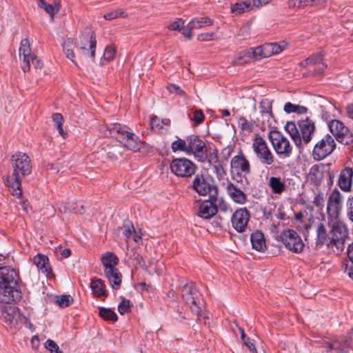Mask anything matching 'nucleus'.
Returning <instances> with one entry per match:
<instances>
[{"label":"nucleus","instance_id":"47","mask_svg":"<svg viewBox=\"0 0 353 353\" xmlns=\"http://www.w3.org/2000/svg\"><path fill=\"white\" fill-rule=\"evenodd\" d=\"M79 50L83 55L94 57L96 46H82L79 48Z\"/></svg>","mask_w":353,"mask_h":353},{"label":"nucleus","instance_id":"41","mask_svg":"<svg viewBox=\"0 0 353 353\" xmlns=\"http://www.w3.org/2000/svg\"><path fill=\"white\" fill-rule=\"evenodd\" d=\"M311 57H314V63L312 65L317 64L318 65V71L317 73L320 74L323 70L324 68L327 67V65L322 62L324 54L321 52L318 54L312 55Z\"/></svg>","mask_w":353,"mask_h":353},{"label":"nucleus","instance_id":"40","mask_svg":"<svg viewBox=\"0 0 353 353\" xmlns=\"http://www.w3.org/2000/svg\"><path fill=\"white\" fill-rule=\"evenodd\" d=\"M123 234L126 238H131L133 234L135 233L133 224L128 219L123 221Z\"/></svg>","mask_w":353,"mask_h":353},{"label":"nucleus","instance_id":"44","mask_svg":"<svg viewBox=\"0 0 353 353\" xmlns=\"http://www.w3.org/2000/svg\"><path fill=\"white\" fill-rule=\"evenodd\" d=\"M73 299L70 295H62L61 296H57L56 299V303L61 307H65L70 305L72 302Z\"/></svg>","mask_w":353,"mask_h":353},{"label":"nucleus","instance_id":"14","mask_svg":"<svg viewBox=\"0 0 353 353\" xmlns=\"http://www.w3.org/2000/svg\"><path fill=\"white\" fill-rule=\"evenodd\" d=\"M188 154H193L196 159L203 162L208 157L205 142L196 135L188 137Z\"/></svg>","mask_w":353,"mask_h":353},{"label":"nucleus","instance_id":"36","mask_svg":"<svg viewBox=\"0 0 353 353\" xmlns=\"http://www.w3.org/2000/svg\"><path fill=\"white\" fill-rule=\"evenodd\" d=\"M99 316L105 321L116 322L118 319L117 314L110 308H99Z\"/></svg>","mask_w":353,"mask_h":353},{"label":"nucleus","instance_id":"20","mask_svg":"<svg viewBox=\"0 0 353 353\" xmlns=\"http://www.w3.org/2000/svg\"><path fill=\"white\" fill-rule=\"evenodd\" d=\"M299 127L302 135V143H309L315 131L314 123L309 118H306L305 120L299 121Z\"/></svg>","mask_w":353,"mask_h":353},{"label":"nucleus","instance_id":"10","mask_svg":"<svg viewBox=\"0 0 353 353\" xmlns=\"http://www.w3.org/2000/svg\"><path fill=\"white\" fill-rule=\"evenodd\" d=\"M170 167L171 172L179 177H190L196 170L195 164L186 158L174 159Z\"/></svg>","mask_w":353,"mask_h":353},{"label":"nucleus","instance_id":"23","mask_svg":"<svg viewBox=\"0 0 353 353\" xmlns=\"http://www.w3.org/2000/svg\"><path fill=\"white\" fill-rule=\"evenodd\" d=\"M217 212V207L212 201H204L200 203L198 215L203 219H210Z\"/></svg>","mask_w":353,"mask_h":353},{"label":"nucleus","instance_id":"3","mask_svg":"<svg viewBox=\"0 0 353 353\" xmlns=\"http://www.w3.org/2000/svg\"><path fill=\"white\" fill-rule=\"evenodd\" d=\"M19 276L16 270L8 266L0 268V302L10 303L15 301Z\"/></svg>","mask_w":353,"mask_h":353},{"label":"nucleus","instance_id":"49","mask_svg":"<svg viewBox=\"0 0 353 353\" xmlns=\"http://www.w3.org/2000/svg\"><path fill=\"white\" fill-rule=\"evenodd\" d=\"M168 28L170 30L181 31L184 28V21L180 19L177 21L170 23Z\"/></svg>","mask_w":353,"mask_h":353},{"label":"nucleus","instance_id":"45","mask_svg":"<svg viewBox=\"0 0 353 353\" xmlns=\"http://www.w3.org/2000/svg\"><path fill=\"white\" fill-rule=\"evenodd\" d=\"M44 347L50 353H63L58 345L52 340L48 339L44 343Z\"/></svg>","mask_w":353,"mask_h":353},{"label":"nucleus","instance_id":"48","mask_svg":"<svg viewBox=\"0 0 353 353\" xmlns=\"http://www.w3.org/2000/svg\"><path fill=\"white\" fill-rule=\"evenodd\" d=\"M132 306V305L129 300L123 299L118 306V311L121 314H124L129 312Z\"/></svg>","mask_w":353,"mask_h":353},{"label":"nucleus","instance_id":"22","mask_svg":"<svg viewBox=\"0 0 353 353\" xmlns=\"http://www.w3.org/2000/svg\"><path fill=\"white\" fill-rule=\"evenodd\" d=\"M208 161L213 170V172L216 175L217 178L221 179L225 175V171L223 167V163L219 159L216 152H212L207 157Z\"/></svg>","mask_w":353,"mask_h":353},{"label":"nucleus","instance_id":"16","mask_svg":"<svg viewBox=\"0 0 353 353\" xmlns=\"http://www.w3.org/2000/svg\"><path fill=\"white\" fill-rule=\"evenodd\" d=\"M19 57L21 61V66L24 72L29 71L30 63L32 61L35 68H41L43 64L37 57L32 53L30 46H20L19 49Z\"/></svg>","mask_w":353,"mask_h":353},{"label":"nucleus","instance_id":"1","mask_svg":"<svg viewBox=\"0 0 353 353\" xmlns=\"http://www.w3.org/2000/svg\"><path fill=\"white\" fill-rule=\"evenodd\" d=\"M10 163L12 168V174L8 176L4 181L10 192L14 196L20 199L22 194V179L32 172L31 160L27 154L18 152L12 155Z\"/></svg>","mask_w":353,"mask_h":353},{"label":"nucleus","instance_id":"8","mask_svg":"<svg viewBox=\"0 0 353 353\" xmlns=\"http://www.w3.org/2000/svg\"><path fill=\"white\" fill-rule=\"evenodd\" d=\"M336 143L334 138L329 134H325L319 140L312 151V156L315 160L320 161L333 152L336 148Z\"/></svg>","mask_w":353,"mask_h":353},{"label":"nucleus","instance_id":"17","mask_svg":"<svg viewBox=\"0 0 353 353\" xmlns=\"http://www.w3.org/2000/svg\"><path fill=\"white\" fill-rule=\"evenodd\" d=\"M250 219V213L245 208H239L232 214L231 223L233 228L238 232H243L248 228Z\"/></svg>","mask_w":353,"mask_h":353},{"label":"nucleus","instance_id":"15","mask_svg":"<svg viewBox=\"0 0 353 353\" xmlns=\"http://www.w3.org/2000/svg\"><path fill=\"white\" fill-rule=\"evenodd\" d=\"M343 194L337 189L333 190L329 195L327 212L330 219H337L342 210Z\"/></svg>","mask_w":353,"mask_h":353},{"label":"nucleus","instance_id":"63","mask_svg":"<svg viewBox=\"0 0 353 353\" xmlns=\"http://www.w3.org/2000/svg\"><path fill=\"white\" fill-rule=\"evenodd\" d=\"M241 4L243 7L245 11L249 10L253 6L252 0H248L241 2Z\"/></svg>","mask_w":353,"mask_h":353},{"label":"nucleus","instance_id":"42","mask_svg":"<svg viewBox=\"0 0 353 353\" xmlns=\"http://www.w3.org/2000/svg\"><path fill=\"white\" fill-rule=\"evenodd\" d=\"M188 116L190 120L194 122V125L201 123L205 118L203 111L200 109L193 111L192 115L189 114Z\"/></svg>","mask_w":353,"mask_h":353},{"label":"nucleus","instance_id":"39","mask_svg":"<svg viewBox=\"0 0 353 353\" xmlns=\"http://www.w3.org/2000/svg\"><path fill=\"white\" fill-rule=\"evenodd\" d=\"M170 121L168 119H160L156 116L152 117L150 121V125L152 129L160 130L163 128L164 125H168Z\"/></svg>","mask_w":353,"mask_h":353},{"label":"nucleus","instance_id":"59","mask_svg":"<svg viewBox=\"0 0 353 353\" xmlns=\"http://www.w3.org/2000/svg\"><path fill=\"white\" fill-rule=\"evenodd\" d=\"M182 34L184 35V37L188 38L189 39H192V31L194 30V28H189V23H188L187 26L185 28H183Z\"/></svg>","mask_w":353,"mask_h":353},{"label":"nucleus","instance_id":"26","mask_svg":"<svg viewBox=\"0 0 353 353\" xmlns=\"http://www.w3.org/2000/svg\"><path fill=\"white\" fill-rule=\"evenodd\" d=\"M101 263L104 267V270L116 268L119 263V259L117 255L110 252L104 253L101 256Z\"/></svg>","mask_w":353,"mask_h":353},{"label":"nucleus","instance_id":"25","mask_svg":"<svg viewBox=\"0 0 353 353\" xmlns=\"http://www.w3.org/2000/svg\"><path fill=\"white\" fill-rule=\"evenodd\" d=\"M268 185L273 194L279 195L283 193L287 188L285 182L281 177L277 176H271L268 181Z\"/></svg>","mask_w":353,"mask_h":353},{"label":"nucleus","instance_id":"21","mask_svg":"<svg viewBox=\"0 0 353 353\" xmlns=\"http://www.w3.org/2000/svg\"><path fill=\"white\" fill-rule=\"evenodd\" d=\"M225 190L227 194L234 202L241 205L246 202L247 195L237 185L228 182Z\"/></svg>","mask_w":353,"mask_h":353},{"label":"nucleus","instance_id":"4","mask_svg":"<svg viewBox=\"0 0 353 353\" xmlns=\"http://www.w3.org/2000/svg\"><path fill=\"white\" fill-rule=\"evenodd\" d=\"M331 228V237L327 243V248L334 253L339 254L345 248V241L348 237L349 232L346 223L337 219L329 221Z\"/></svg>","mask_w":353,"mask_h":353},{"label":"nucleus","instance_id":"18","mask_svg":"<svg viewBox=\"0 0 353 353\" xmlns=\"http://www.w3.org/2000/svg\"><path fill=\"white\" fill-rule=\"evenodd\" d=\"M353 182V169L345 167L340 172L337 183L341 190L345 192H350L352 190Z\"/></svg>","mask_w":353,"mask_h":353},{"label":"nucleus","instance_id":"53","mask_svg":"<svg viewBox=\"0 0 353 353\" xmlns=\"http://www.w3.org/2000/svg\"><path fill=\"white\" fill-rule=\"evenodd\" d=\"M123 14V12H122V11L115 10L113 12L106 13L105 14H104L103 17L106 20H111V19H115L119 16H122Z\"/></svg>","mask_w":353,"mask_h":353},{"label":"nucleus","instance_id":"34","mask_svg":"<svg viewBox=\"0 0 353 353\" xmlns=\"http://www.w3.org/2000/svg\"><path fill=\"white\" fill-rule=\"evenodd\" d=\"M261 117H263L262 121L264 122V119L267 120V122L270 124V119L272 118V112L271 110V105L267 101H262L260 103Z\"/></svg>","mask_w":353,"mask_h":353},{"label":"nucleus","instance_id":"31","mask_svg":"<svg viewBox=\"0 0 353 353\" xmlns=\"http://www.w3.org/2000/svg\"><path fill=\"white\" fill-rule=\"evenodd\" d=\"M90 288L93 294L97 297L106 296L105 290V285L101 279H92L90 283Z\"/></svg>","mask_w":353,"mask_h":353},{"label":"nucleus","instance_id":"30","mask_svg":"<svg viewBox=\"0 0 353 353\" xmlns=\"http://www.w3.org/2000/svg\"><path fill=\"white\" fill-rule=\"evenodd\" d=\"M213 24V20L208 17H196L189 22V28H201L205 26H210Z\"/></svg>","mask_w":353,"mask_h":353},{"label":"nucleus","instance_id":"46","mask_svg":"<svg viewBox=\"0 0 353 353\" xmlns=\"http://www.w3.org/2000/svg\"><path fill=\"white\" fill-rule=\"evenodd\" d=\"M116 53L114 46H106L103 50V58L106 61L112 60Z\"/></svg>","mask_w":353,"mask_h":353},{"label":"nucleus","instance_id":"60","mask_svg":"<svg viewBox=\"0 0 353 353\" xmlns=\"http://www.w3.org/2000/svg\"><path fill=\"white\" fill-rule=\"evenodd\" d=\"M314 57H310L307 59L301 61L299 65L301 67H306V66H307L309 65H312V63H314Z\"/></svg>","mask_w":353,"mask_h":353},{"label":"nucleus","instance_id":"24","mask_svg":"<svg viewBox=\"0 0 353 353\" xmlns=\"http://www.w3.org/2000/svg\"><path fill=\"white\" fill-rule=\"evenodd\" d=\"M103 272L112 288L115 290L119 289L122 281V275L119 270L116 268Z\"/></svg>","mask_w":353,"mask_h":353},{"label":"nucleus","instance_id":"52","mask_svg":"<svg viewBox=\"0 0 353 353\" xmlns=\"http://www.w3.org/2000/svg\"><path fill=\"white\" fill-rule=\"evenodd\" d=\"M313 203L316 207H323L324 205V196L323 193H319L314 197Z\"/></svg>","mask_w":353,"mask_h":353},{"label":"nucleus","instance_id":"37","mask_svg":"<svg viewBox=\"0 0 353 353\" xmlns=\"http://www.w3.org/2000/svg\"><path fill=\"white\" fill-rule=\"evenodd\" d=\"M171 148L173 152L183 151L188 154V137L185 140L178 139L173 141Z\"/></svg>","mask_w":353,"mask_h":353},{"label":"nucleus","instance_id":"58","mask_svg":"<svg viewBox=\"0 0 353 353\" xmlns=\"http://www.w3.org/2000/svg\"><path fill=\"white\" fill-rule=\"evenodd\" d=\"M345 112L347 117L353 121V103H349L346 105Z\"/></svg>","mask_w":353,"mask_h":353},{"label":"nucleus","instance_id":"5","mask_svg":"<svg viewBox=\"0 0 353 353\" xmlns=\"http://www.w3.org/2000/svg\"><path fill=\"white\" fill-rule=\"evenodd\" d=\"M285 47V46H258L248 51L241 52L235 63L238 65H243L249 62L252 59L258 60L270 57L284 50Z\"/></svg>","mask_w":353,"mask_h":353},{"label":"nucleus","instance_id":"7","mask_svg":"<svg viewBox=\"0 0 353 353\" xmlns=\"http://www.w3.org/2000/svg\"><path fill=\"white\" fill-rule=\"evenodd\" d=\"M197 295L198 292L194 283H187L182 287L181 297L184 303L190 308L192 313L201 317L202 310L196 303Z\"/></svg>","mask_w":353,"mask_h":353},{"label":"nucleus","instance_id":"27","mask_svg":"<svg viewBox=\"0 0 353 353\" xmlns=\"http://www.w3.org/2000/svg\"><path fill=\"white\" fill-rule=\"evenodd\" d=\"M285 130L290 134L295 145L301 149L302 148V139L294 122L289 121L285 126Z\"/></svg>","mask_w":353,"mask_h":353},{"label":"nucleus","instance_id":"2","mask_svg":"<svg viewBox=\"0 0 353 353\" xmlns=\"http://www.w3.org/2000/svg\"><path fill=\"white\" fill-rule=\"evenodd\" d=\"M101 131L105 137L114 138L130 150L137 151L141 147L139 138L130 132L125 125H121L119 123L105 124L101 127Z\"/></svg>","mask_w":353,"mask_h":353},{"label":"nucleus","instance_id":"54","mask_svg":"<svg viewBox=\"0 0 353 353\" xmlns=\"http://www.w3.org/2000/svg\"><path fill=\"white\" fill-rule=\"evenodd\" d=\"M168 90L170 93H176L179 95H182L183 94V90H181V88L174 84H170L167 86Z\"/></svg>","mask_w":353,"mask_h":353},{"label":"nucleus","instance_id":"29","mask_svg":"<svg viewBox=\"0 0 353 353\" xmlns=\"http://www.w3.org/2000/svg\"><path fill=\"white\" fill-rule=\"evenodd\" d=\"M250 241L252 248L257 251H261L265 248L264 235L261 232L256 231L251 234Z\"/></svg>","mask_w":353,"mask_h":353},{"label":"nucleus","instance_id":"57","mask_svg":"<svg viewBox=\"0 0 353 353\" xmlns=\"http://www.w3.org/2000/svg\"><path fill=\"white\" fill-rule=\"evenodd\" d=\"M296 105H294L292 103L288 102V103H285V105H284V110L287 113H292V112H296Z\"/></svg>","mask_w":353,"mask_h":353},{"label":"nucleus","instance_id":"43","mask_svg":"<svg viewBox=\"0 0 353 353\" xmlns=\"http://www.w3.org/2000/svg\"><path fill=\"white\" fill-rule=\"evenodd\" d=\"M346 216L350 223H353V196H350L347 199Z\"/></svg>","mask_w":353,"mask_h":353},{"label":"nucleus","instance_id":"12","mask_svg":"<svg viewBox=\"0 0 353 353\" xmlns=\"http://www.w3.org/2000/svg\"><path fill=\"white\" fill-rule=\"evenodd\" d=\"M328 127L338 142L348 145L352 141V134L341 121L332 119L328 123Z\"/></svg>","mask_w":353,"mask_h":353},{"label":"nucleus","instance_id":"35","mask_svg":"<svg viewBox=\"0 0 353 353\" xmlns=\"http://www.w3.org/2000/svg\"><path fill=\"white\" fill-rule=\"evenodd\" d=\"M52 120L56 125L57 130L59 131V134L63 138L65 139L68 136L67 133L63 131V118L61 114L60 113H54L52 114Z\"/></svg>","mask_w":353,"mask_h":353},{"label":"nucleus","instance_id":"50","mask_svg":"<svg viewBox=\"0 0 353 353\" xmlns=\"http://www.w3.org/2000/svg\"><path fill=\"white\" fill-rule=\"evenodd\" d=\"M215 34L214 32L201 33L198 35L197 40L199 41H209L214 39Z\"/></svg>","mask_w":353,"mask_h":353},{"label":"nucleus","instance_id":"61","mask_svg":"<svg viewBox=\"0 0 353 353\" xmlns=\"http://www.w3.org/2000/svg\"><path fill=\"white\" fill-rule=\"evenodd\" d=\"M272 0H252L253 6L259 8L262 5H265L270 3Z\"/></svg>","mask_w":353,"mask_h":353},{"label":"nucleus","instance_id":"13","mask_svg":"<svg viewBox=\"0 0 353 353\" xmlns=\"http://www.w3.org/2000/svg\"><path fill=\"white\" fill-rule=\"evenodd\" d=\"M192 188L201 196L209 194L212 200H216L218 195V189L211 185L204 178L202 174H196L192 181Z\"/></svg>","mask_w":353,"mask_h":353},{"label":"nucleus","instance_id":"64","mask_svg":"<svg viewBox=\"0 0 353 353\" xmlns=\"http://www.w3.org/2000/svg\"><path fill=\"white\" fill-rule=\"evenodd\" d=\"M347 256L353 263V243L350 244L347 248Z\"/></svg>","mask_w":353,"mask_h":353},{"label":"nucleus","instance_id":"9","mask_svg":"<svg viewBox=\"0 0 353 353\" xmlns=\"http://www.w3.org/2000/svg\"><path fill=\"white\" fill-rule=\"evenodd\" d=\"M279 239L285 247L294 253H301L304 249V243L294 230H284L281 232Z\"/></svg>","mask_w":353,"mask_h":353},{"label":"nucleus","instance_id":"33","mask_svg":"<svg viewBox=\"0 0 353 353\" xmlns=\"http://www.w3.org/2000/svg\"><path fill=\"white\" fill-rule=\"evenodd\" d=\"M38 6L41 8L43 9L52 17H53L54 15L59 11L61 7L59 3H55V5L53 6L52 4L47 3L44 0H39Z\"/></svg>","mask_w":353,"mask_h":353},{"label":"nucleus","instance_id":"38","mask_svg":"<svg viewBox=\"0 0 353 353\" xmlns=\"http://www.w3.org/2000/svg\"><path fill=\"white\" fill-rule=\"evenodd\" d=\"M238 126L243 131L252 132L254 129V122L248 121L244 117H240L238 119Z\"/></svg>","mask_w":353,"mask_h":353},{"label":"nucleus","instance_id":"51","mask_svg":"<svg viewBox=\"0 0 353 353\" xmlns=\"http://www.w3.org/2000/svg\"><path fill=\"white\" fill-rule=\"evenodd\" d=\"M342 269L347 272L350 278L353 279V264H349L347 262L343 263Z\"/></svg>","mask_w":353,"mask_h":353},{"label":"nucleus","instance_id":"28","mask_svg":"<svg viewBox=\"0 0 353 353\" xmlns=\"http://www.w3.org/2000/svg\"><path fill=\"white\" fill-rule=\"evenodd\" d=\"M34 263L43 273L48 275L51 273V268L49 266L48 258L42 254H38L34 257Z\"/></svg>","mask_w":353,"mask_h":353},{"label":"nucleus","instance_id":"55","mask_svg":"<svg viewBox=\"0 0 353 353\" xmlns=\"http://www.w3.org/2000/svg\"><path fill=\"white\" fill-rule=\"evenodd\" d=\"M232 12L235 13L236 14H241L242 13H244L245 12V9L241 4V3H236L232 7Z\"/></svg>","mask_w":353,"mask_h":353},{"label":"nucleus","instance_id":"62","mask_svg":"<svg viewBox=\"0 0 353 353\" xmlns=\"http://www.w3.org/2000/svg\"><path fill=\"white\" fill-rule=\"evenodd\" d=\"M63 51L65 52L66 57L70 59L72 62H74L73 58L74 57V54L72 50L69 48H65V46H63Z\"/></svg>","mask_w":353,"mask_h":353},{"label":"nucleus","instance_id":"19","mask_svg":"<svg viewBox=\"0 0 353 353\" xmlns=\"http://www.w3.org/2000/svg\"><path fill=\"white\" fill-rule=\"evenodd\" d=\"M230 166L232 171L235 172L237 174L250 173V162L243 154L233 157L231 159Z\"/></svg>","mask_w":353,"mask_h":353},{"label":"nucleus","instance_id":"56","mask_svg":"<svg viewBox=\"0 0 353 353\" xmlns=\"http://www.w3.org/2000/svg\"><path fill=\"white\" fill-rule=\"evenodd\" d=\"M243 343L251 352H257L254 343L252 342V340L250 338H247L246 340L243 341Z\"/></svg>","mask_w":353,"mask_h":353},{"label":"nucleus","instance_id":"6","mask_svg":"<svg viewBox=\"0 0 353 353\" xmlns=\"http://www.w3.org/2000/svg\"><path fill=\"white\" fill-rule=\"evenodd\" d=\"M270 140L276 154L281 158H288L292 154V146L290 141L279 132H272Z\"/></svg>","mask_w":353,"mask_h":353},{"label":"nucleus","instance_id":"32","mask_svg":"<svg viewBox=\"0 0 353 353\" xmlns=\"http://www.w3.org/2000/svg\"><path fill=\"white\" fill-rule=\"evenodd\" d=\"M329 240L330 239H328V234L325 226L323 223H319L316 228V245H322L325 243H327Z\"/></svg>","mask_w":353,"mask_h":353},{"label":"nucleus","instance_id":"11","mask_svg":"<svg viewBox=\"0 0 353 353\" xmlns=\"http://www.w3.org/2000/svg\"><path fill=\"white\" fill-rule=\"evenodd\" d=\"M252 147L262 164L271 165L274 163V157L262 137H256L253 141Z\"/></svg>","mask_w":353,"mask_h":353}]
</instances>
